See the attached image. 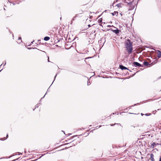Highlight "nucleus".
<instances>
[{
	"label": "nucleus",
	"instance_id": "15",
	"mask_svg": "<svg viewBox=\"0 0 161 161\" xmlns=\"http://www.w3.org/2000/svg\"><path fill=\"white\" fill-rule=\"evenodd\" d=\"M57 75V74H56V75H55V76H54V80L53 81V82H52V83H53V81H54V80L55 79V78H56V77Z\"/></svg>",
	"mask_w": 161,
	"mask_h": 161
},
{
	"label": "nucleus",
	"instance_id": "33",
	"mask_svg": "<svg viewBox=\"0 0 161 161\" xmlns=\"http://www.w3.org/2000/svg\"><path fill=\"white\" fill-rule=\"evenodd\" d=\"M92 17V16H91V17H90V18H92L91 17Z\"/></svg>",
	"mask_w": 161,
	"mask_h": 161
},
{
	"label": "nucleus",
	"instance_id": "31",
	"mask_svg": "<svg viewBox=\"0 0 161 161\" xmlns=\"http://www.w3.org/2000/svg\"><path fill=\"white\" fill-rule=\"evenodd\" d=\"M108 27H110L111 26H110V25H108Z\"/></svg>",
	"mask_w": 161,
	"mask_h": 161
},
{
	"label": "nucleus",
	"instance_id": "13",
	"mask_svg": "<svg viewBox=\"0 0 161 161\" xmlns=\"http://www.w3.org/2000/svg\"><path fill=\"white\" fill-rule=\"evenodd\" d=\"M39 105V104H37L36 105V107H35V108L33 110H34V109H35L36 108H38V107Z\"/></svg>",
	"mask_w": 161,
	"mask_h": 161
},
{
	"label": "nucleus",
	"instance_id": "20",
	"mask_svg": "<svg viewBox=\"0 0 161 161\" xmlns=\"http://www.w3.org/2000/svg\"><path fill=\"white\" fill-rule=\"evenodd\" d=\"M115 124H116V123H115V124H111V125H111V126H114V125H115Z\"/></svg>",
	"mask_w": 161,
	"mask_h": 161
},
{
	"label": "nucleus",
	"instance_id": "22",
	"mask_svg": "<svg viewBox=\"0 0 161 161\" xmlns=\"http://www.w3.org/2000/svg\"><path fill=\"white\" fill-rule=\"evenodd\" d=\"M8 137V134H7V135L6 136V139Z\"/></svg>",
	"mask_w": 161,
	"mask_h": 161
},
{
	"label": "nucleus",
	"instance_id": "38",
	"mask_svg": "<svg viewBox=\"0 0 161 161\" xmlns=\"http://www.w3.org/2000/svg\"><path fill=\"white\" fill-rule=\"evenodd\" d=\"M26 152V151H25V153Z\"/></svg>",
	"mask_w": 161,
	"mask_h": 161
},
{
	"label": "nucleus",
	"instance_id": "29",
	"mask_svg": "<svg viewBox=\"0 0 161 161\" xmlns=\"http://www.w3.org/2000/svg\"><path fill=\"white\" fill-rule=\"evenodd\" d=\"M2 65V64L0 65V68L1 67V66Z\"/></svg>",
	"mask_w": 161,
	"mask_h": 161
},
{
	"label": "nucleus",
	"instance_id": "42",
	"mask_svg": "<svg viewBox=\"0 0 161 161\" xmlns=\"http://www.w3.org/2000/svg\"><path fill=\"white\" fill-rule=\"evenodd\" d=\"M97 126H96V128H97Z\"/></svg>",
	"mask_w": 161,
	"mask_h": 161
},
{
	"label": "nucleus",
	"instance_id": "26",
	"mask_svg": "<svg viewBox=\"0 0 161 161\" xmlns=\"http://www.w3.org/2000/svg\"><path fill=\"white\" fill-rule=\"evenodd\" d=\"M31 48H29V47L28 48V49H31Z\"/></svg>",
	"mask_w": 161,
	"mask_h": 161
},
{
	"label": "nucleus",
	"instance_id": "39",
	"mask_svg": "<svg viewBox=\"0 0 161 161\" xmlns=\"http://www.w3.org/2000/svg\"><path fill=\"white\" fill-rule=\"evenodd\" d=\"M72 21H71V24H72Z\"/></svg>",
	"mask_w": 161,
	"mask_h": 161
},
{
	"label": "nucleus",
	"instance_id": "18",
	"mask_svg": "<svg viewBox=\"0 0 161 161\" xmlns=\"http://www.w3.org/2000/svg\"><path fill=\"white\" fill-rule=\"evenodd\" d=\"M76 17V16H75V17H74L73 19H72V21H73V20H75V19L74 18Z\"/></svg>",
	"mask_w": 161,
	"mask_h": 161
},
{
	"label": "nucleus",
	"instance_id": "36",
	"mask_svg": "<svg viewBox=\"0 0 161 161\" xmlns=\"http://www.w3.org/2000/svg\"><path fill=\"white\" fill-rule=\"evenodd\" d=\"M119 124L120 125H121V124Z\"/></svg>",
	"mask_w": 161,
	"mask_h": 161
},
{
	"label": "nucleus",
	"instance_id": "2",
	"mask_svg": "<svg viewBox=\"0 0 161 161\" xmlns=\"http://www.w3.org/2000/svg\"><path fill=\"white\" fill-rule=\"evenodd\" d=\"M111 30L113 32L115 33L117 35H118V34L119 33V32H121V31L120 30H118V29H116V30H114L111 29Z\"/></svg>",
	"mask_w": 161,
	"mask_h": 161
},
{
	"label": "nucleus",
	"instance_id": "41",
	"mask_svg": "<svg viewBox=\"0 0 161 161\" xmlns=\"http://www.w3.org/2000/svg\"><path fill=\"white\" fill-rule=\"evenodd\" d=\"M114 28L115 29H116V27H114Z\"/></svg>",
	"mask_w": 161,
	"mask_h": 161
},
{
	"label": "nucleus",
	"instance_id": "35",
	"mask_svg": "<svg viewBox=\"0 0 161 161\" xmlns=\"http://www.w3.org/2000/svg\"><path fill=\"white\" fill-rule=\"evenodd\" d=\"M119 124L120 125H121V124Z\"/></svg>",
	"mask_w": 161,
	"mask_h": 161
},
{
	"label": "nucleus",
	"instance_id": "8",
	"mask_svg": "<svg viewBox=\"0 0 161 161\" xmlns=\"http://www.w3.org/2000/svg\"><path fill=\"white\" fill-rule=\"evenodd\" d=\"M50 37H48V36H45L44 38V40H45V41H48L50 39Z\"/></svg>",
	"mask_w": 161,
	"mask_h": 161
},
{
	"label": "nucleus",
	"instance_id": "7",
	"mask_svg": "<svg viewBox=\"0 0 161 161\" xmlns=\"http://www.w3.org/2000/svg\"><path fill=\"white\" fill-rule=\"evenodd\" d=\"M158 58H160L161 57V52H160L159 50H158Z\"/></svg>",
	"mask_w": 161,
	"mask_h": 161
},
{
	"label": "nucleus",
	"instance_id": "40",
	"mask_svg": "<svg viewBox=\"0 0 161 161\" xmlns=\"http://www.w3.org/2000/svg\"><path fill=\"white\" fill-rule=\"evenodd\" d=\"M141 114V115H143V114H142V113Z\"/></svg>",
	"mask_w": 161,
	"mask_h": 161
},
{
	"label": "nucleus",
	"instance_id": "4",
	"mask_svg": "<svg viewBox=\"0 0 161 161\" xmlns=\"http://www.w3.org/2000/svg\"><path fill=\"white\" fill-rule=\"evenodd\" d=\"M158 143H155V142L153 143L150 146L151 148H154V147L156 146L157 145H158Z\"/></svg>",
	"mask_w": 161,
	"mask_h": 161
},
{
	"label": "nucleus",
	"instance_id": "32",
	"mask_svg": "<svg viewBox=\"0 0 161 161\" xmlns=\"http://www.w3.org/2000/svg\"><path fill=\"white\" fill-rule=\"evenodd\" d=\"M6 64V62H5V64L4 65V66Z\"/></svg>",
	"mask_w": 161,
	"mask_h": 161
},
{
	"label": "nucleus",
	"instance_id": "25",
	"mask_svg": "<svg viewBox=\"0 0 161 161\" xmlns=\"http://www.w3.org/2000/svg\"><path fill=\"white\" fill-rule=\"evenodd\" d=\"M145 115H146V116H148V115H148L147 114H145Z\"/></svg>",
	"mask_w": 161,
	"mask_h": 161
},
{
	"label": "nucleus",
	"instance_id": "23",
	"mask_svg": "<svg viewBox=\"0 0 161 161\" xmlns=\"http://www.w3.org/2000/svg\"><path fill=\"white\" fill-rule=\"evenodd\" d=\"M48 62H49V57H48Z\"/></svg>",
	"mask_w": 161,
	"mask_h": 161
},
{
	"label": "nucleus",
	"instance_id": "14",
	"mask_svg": "<svg viewBox=\"0 0 161 161\" xmlns=\"http://www.w3.org/2000/svg\"><path fill=\"white\" fill-rule=\"evenodd\" d=\"M19 40H21V37H19V39H18ZM22 40H21V41H20V43L21 42H22Z\"/></svg>",
	"mask_w": 161,
	"mask_h": 161
},
{
	"label": "nucleus",
	"instance_id": "30",
	"mask_svg": "<svg viewBox=\"0 0 161 161\" xmlns=\"http://www.w3.org/2000/svg\"><path fill=\"white\" fill-rule=\"evenodd\" d=\"M100 15H99V16H98V18H99V17H100Z\"/></svg>",
	"mask_w": 161,
	"mask_h": 161
},
{
	"label": "nucleus",
	"instance_id": "9",
	"mask_svg": "<svg viewBox=\"0 0 161 161\" xmlns=\"http://www.w3.org/2000/svg\"><path fill=\"white\" fill-rule=\"evenodd\" d=\"M143 64L145 66H147L149 64L146 61L143 62Z\"/></svg>",
	"mask_w": 161,
	"mask_h": 161
},
{
	"label": "nucleus",
	"instance_id": "27",
	"mask_svg": "<svg viewBox=\"0 0 161 161\" xmlns=\"http://www.w3.org/2000/svg\"><path fill=\"white\" fill-rule=\"evenodd\" d=\"M159 161H161V158H160Z\"/></svg>",
	"mask_w": 161,
	"mask_h": 161
},
{
	"label": "nucleus",
	"instance_id": "19",
	"mask_svg": "<svg viewBox=\"0 0 161 161\" xmlns=\"http://www.w3.org/2000/svg\"><path fill=\"white\" fill-rule=\"evenodd\" d=\"M34 42V41H33L32 42H31V44L30 45H31L32 44H33V42ZM31 45H29V46H30Z\"/></svg>",
	"mask_w": 161,
	"mask_h": 161
},
{
	"label": "nucleus",
	"instance_id": "11",
	"mask_svg": "<svg viewBox=\"0 0 161 161\" xmlns=\"http://www.w3.org/2000/svg\"><path fill=\"white\" fill-rule=\"evenodd\" d=\"M102 21V18L99 19L98 21V22L99 23H101Z\"/></svg>",
	"mask_w": 161,
	"mask_h": 161
},
{
	"label": "nucleus",
	"instance_id": "1",
	"mask_svg": "<svg viewBox=\"0 0 161 161\" xmlns=\"http://www.w3.org/2000/svg\"><path fill=\"white\" fill-rule=\"evenodd\" d=\"M132 44V43L131 42L130 40H128V42L125 43V47L129 54L132 53L133 50Z\"/></svg>",
	"mask_w": 161,
	"mask_h": 161
},
{
	"label": "nucleus",
	"instance_id": "34",
	"mask_svg": "<svg viewBox=\"0 0 161 161\" xmlns=\"http://www.w3.org/2000/svg\"><path fill=\"white\" fill-rule=\"evenodd\" d=\"M3 69H1V70L0 71V72Z\"/></svg>",
	"mask_w": 161,
	"mask_h": 161
},
{
	"label": "nucleus",
	"instance_id": "6",
	"mask_svg": "<svg viewBox=\"0 0 161 161\" xmlns=\"http://www.w3.org/2000/svg\"><path fill=\"white\" fill-rule=\"evenodd\" d=\"M150 158L152 161H155L154 158V155L153 154H151L150 155Z\"/></svg>",
	"mask_w": 161,
	"mask_h": 161
},
{
	"label": "nucleus",
	"instance_id": "17",
	"mask_svg": "<svg viewBox=\"0 0 161 161\" xmlns=\"http://www.w3.org/2000/svg\"><path fill=\"white\" fill-rule=\"evenodd\" d=\"M126 3H127L129 4H131L132 3V2H126Z\"/></svg>",
	"mask_w": 161,
	"mask_h": 161
},
{
	"label": "nucleus",
	"instance_id": "28",
	"mask_svg": "<svg viewBox=\"0 0 161 161\" xmlns=\"http://www.w3.org/2000/svg\"><path fill=\"white\" fill-rule=\"evenodd\" d=\"M33 49H37L36 48L34 47V48H32Z\"/></svg>",
	"mask_w": 161,
	"mask_h": 161
},
{
	"label": "nucleus",
	"instance_id": "43",
	"mask_svg": "<svg viewBox=\"0 0 161 161\" xmlns=\"http://www.w3.org/2000/svg\"><path fill=\"white\" fill-rule=\"evenodd\" d=\"M160 109H158V110H160Z\"/></svg>",
	"mask_w": 161,
	"mask_h": 161
},
{
	"label": "nucleus",
	"instance_id": "21",
	"mask_svg": "<svg viewBox=\"0 0 161 161\" xmlns=\"http://www.w3.org/2000/svg\"><path fill=\"white\" fill-rule=\"evenodd\" d=\"M88 27H90L91 26V25H90L89 24V25H88Z\"/></svg>",
	"mask_w": 161,
	"mask_h": 161
},
{
	"label": "nucleus",
	"instance_id": "12",
	"mask_svg": "<svg viewBox=\"0 0 161 161\" xmlns=\"http://www.w3.org/2000/svg\"><path fill=\"white\" fill-rule=\"evenodd\" d=\"M116 13H118V12H116V11H114V13H112V15H113V16H114V15L115 14H116Z\"/></svg>",
	"mask_w": 161,
	"mask_h": 161
},
{
	"label": "nucleus",
	"instance_id": "10",
	"mask_svg": "<svg viewBox=\"0 0 161 161\" xmlns=\"http://www.w3.org/2000/svg\"><path fill=\"white\" fill-rule=\"evenodd\" d=\"M121 3H118V4H117L116 6L118 7H121Z\"/></svg>",
	"mask_w": 161,
	"mask_h": 161
},
{
	"label": "nucleus",
	"instance_id": "24",
	"mask_svg": "<svg viewBox=\"0 0 161 161\" xmlns=\"http://www.w3.org/2000/svg\"><path fill=\"white\" fill-rule=\"evenodd\" d=\"M45 95H44V96L42 97V98H41V99H42V98H43L44 97H45Z\"/></svg>",
	"mask_w": 161,
	"mask_h": 161
},
{
	"label": "nucleus",
	"instance_id": "5",
	"mask_svg": "<svg viewBox=\"0 0 161 161\" xmlns=\"http://www.w3.org/2000/svg\"><path fill=\"white\" fill-rule=\"evenodd\" d=\"M119 67L120 69L123 70L124 69H128L122 65H120Z\"/></svg>",
	"mask_w": 161,
	"mask_h": 161
},
{
	"label": "nucleus",
	"instance_id": "3",
	"mask_svg": "<svg viewBox=\"0 0 161 161\" xmlns=\"http://www.w3.org/2000/svg\"><path fill=\"white\" fill-rule=\"evenodd\" d=\"M133 64H134V65L136 67H141L142 66L141 64L137 62H133Z\"/></svg>",
	"mask_w": 161,
	"mask_h": 161
},
{
	"label": "nucleus",
	"instance_id": "37",
	"mask_svg": "<svg viewBox=\"0 0 161 161\" xmlns=\"http://www.w3.org/2000/svg\"><path fill=\"white\" fill-rule=\"evenodd\" d=\"M63 131L64 132V133L65 134V132L64 131Z\"/></svg>",
	"mask_w": 161,
	"mask_h": 161
},
{
	"label": "nucleus",
	"instance_id": "16",
	"mask_svg": "<svg viewBox=\"0 0 161 161\" xmlns=\"http://www.w3.org/2000/svg\"><path fill=\"white\" fill-rule=\"evenodd\" d=\"M91 84V83L90 81L87 82V85H90Z\"/></svg>",
	"mask_w": 161,
	"mask_h": 161
}]
</instances>
